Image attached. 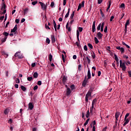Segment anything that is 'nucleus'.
<instances>
[{
	"label": "nucleus",
	"instance_id": "nucleus-54",
	"mask_svg": "<svg viewBox=\"0 0 131 131\" xmlns=\"http://www.w3.org/2000/svg\"><path fill=\"white\" fill-rule=\"evenodd\" d=\"M71 89L72 91H73V90H74L75 89V86H74V85H71Z\"/></svg>",
	"mask_w": 131,
	"mask_h": 131
},
{
	"label": "nucleus",
	"instance_id": "nucleus-61",
	"mask_svg": "<svg viewBox=\"0 0 131 131\" xmlns=\"http://www.w3.org/2000/svg\"><path fill=\"white\" fill-rule=\"evenodd\" d=\"M15 22L18 24L20 22V19H15Z\"/></svg>",
	"mask_w": 131,
	"mask_h": 131
},
{
	"label": "nucleus",
	"instance_id": "nucleus-36",
	"mask_svg": "<svg viewBox=\"0 0 131 131\" xmlns=\"http://www.w3.org/2000/svg\"><path fill=\"white\" fill-rule=\"evenodd\" d=\"M7 38H8L7 37H5L4 38H3L1 40L2 42H5V41L7 40Z\"/></svg>",
	"mask_w": 131,
	"mask_h": 131
},
{
	"label": "nucleus",
	"instance_id": "nucleus-18",
	"mask_svg": "<svg viewBox=\"0 0 131 131\" xmlns=\"http://www.w3.org/2000/svg\"><path fill=\"white\" fill-rule=\"evenodd\" d=\"M27 13H28V8H27L26 9H24V16H25V15H26V14H27Z\"/></svg>",
	"mask_w": 131,
	"mask_h": 131
},
{
	"label": "nucleus",
	"instance_id": "nucleus-8",
	"mask_svg": "<svg viewBox=\"0 0 131 131\" xmlns=\"http://www.w3.org/2000/svg\"><path fill=\"white\" fill-rule=\"evenodd\" d=\"M62 81L63 84H66V82H67V77L66 76H62Z\"/></svg>",
	"mask_w": 131,
	"mask_h": 131
},
{
	"label": "nucleus",
	"instance_id": "nucleus-28",
	"mask_svg": "<svg viewBox=\"0 0 131 131\" xmlns=\"http://www.w3.org/2000/svg\"><path fill=\"white\" fill-rule=\"evenodd\" d=\"M77 38L78 41H79V30H77Z\"/></svg>",
	"mask_w": 131,
	"mask_h": 131
},
{
	"label": "nucleus",
	"instance_id": "nucleus-10",
	"mask_svg": "<svg viewBox=\"0 0 131 131\" xmlns=\"http://www.w3.org/2000/svg\"><path fill=\"white\" fill-rule=\"evenodd\" d=\"M96 36L98 37V39H101L102 37H103V34H101L100 32H99L97 33Z\"/></svg>",
	"mask_w": 131,
	"mask_h": 131
},
{
	"label": "nucleus",
	"instance_id": "nucleus-50",
	"mask_svg": "<svg viewBox=\"0 0 131 131\" xmlns=\"http://www.w3.org/2000/svg\"><path fill=\"white\" fill-rule=\"evenodd\" d=\"M128 116H129V114L127 113L125 116V120L127 119V117H128Z\"/></svg>",
	"mask_w": 131,
	"mask_h": 131
},
{
	"label": "nucleus",
	"instance_id": "nucleus-26",
	"mask_svg": "<svg viewBox=\"0 0 131 131\" xmlns=\"http://www.w3.org/2000/svg\"><path fill=\"white\" fill-rule=\"evenodd\" d=\"M86 97L89 98V97H92V93L88 92L85 96Z\"/></svg>",
	"mask_w": 131,
	"mask_h": 131
},
{
	"label": "nucleus",
	"instance_id": "nucleus-24",
	"mask_svg": "<svg viewBox=\"0 0 131 131\" xmlns=\"http://www.w3.org/2000/svg\"><path fill=\"white\" fill-rule=\"evenodd\" d=\"M70 13V8H69L68 9V11L65 15V18H68V16H69Z\"/></svg>",
	"mask_w": 131,
	"mask_h": 131
},
{
	"label": "nucleus",
	"instance_id": "nucleus-32",
	"mask_svg": "<svg viewBox=\"0 0 131 131\" xmlns=\"http://www.w3.org/2000/svg\"><path fill=\"white\" fill-rule=\"evenodd\" d=\"M93 91H94V88L91 87V88L89 89V91H88V93H90V94H92V92Z\"/></svg>",
	"mask_w": 131,
	"mask_h": 131
},
{
	"label": "nucleus",
	"instance_id": "nucleus-14",
	"mask_svg": "<svg viewBox=\"0 0 131 131\" xmlns=\"http://www.w3.org/2000/svg\"><path fill=\"white\" fill-rule=\"evenodd\" d=\"M119 115H120V112H116L115 114V118L116 120H118V117H119Z\"/></svg>",
	"mask_w": 131,
	"mask_h": 131
},
{
	"label": "nucleus",
	"instance_id": "nucleus-22",
	"mask_svg": "<svg viewBox=\"0 0 131 131\" xmlns=\"http://www.w3.org/2000/svg\"><path fill=\"white\" fill-rule=\"evenodd\" d=\"M20 88L23 92H26V90H27V89H26V88L23 85H21Z\"/></svg>",
	"mask_w": 131,
	"mask_h": 131
},
{
	"label": "nucleus",
	"instance_id": "nucleus-38",
	"mask_svg": "<svg viewBox=\"0 0 131 131\" xmlns=\"http://www.w3.org/2000/svg\"><path fill=\"white\" fill-rule=\"evenodd\" d=\"M94 104H92V106L90 108V112H93V110H94Z\"/></svg>",
	"mask_w": 131,
	"mask_h": 131
},
{
	"label": "nucleus",
	"instance_id": "nucleus-13",
	"mask_svg": "<svg viewBox=\"0 0 131 131\" xmlns=\"http://www.w3.org/2000/svg\"><path fill=\"white\" fill-rule=\"evenodd\" d=\"M51 41L52 43H55L56 42V39L55 38V35H51Z\"/></svg>",
	"mask_w": 131,
	"mask_h": 131
},
{
	"label": "nucleus",
	"instance_id": "nucleus-12",
	"mask_svg": "<svg viewBox=\"0 0 131 131\" xmlns=\"http://www.w3.org/2000/svg\"><path fill=\"white\" fill-rule=\"evenodd\" d=\"M17 28H18V25H16L14 27V28L11 30V33L16 32V30H17Z\"/></svg>",
	"mask_w": 131,
	"mask_h": 131
},
{
	"label": "nucleus",
	"instance_id": "nucleus-46",
	"mask_svg": "<svg viewBox=\"0 0 131 131\" xmlns=\"http://www.w3.org/2000/svg\"><path fill=\"white\" fill-rule=\"evenodd\" d=\"M92 28H96V21H95L93 22Z\"/></svg>",
	"mask_w": 131,
	"mask_h": 131
},
{
	"label": "nucleus",
	"instance_id": "nucleus-62",
	"mask_svg": "<svg viewBox=\"0 0 131 131\" xmlns=\"http://www.w3.org/2000/svg\"><path fill=\"white\" fill-rule=\"evenodd\" d=\"M37 84L38 85H41V81H38Z\"/></svg>",
	"mask_w": 131,
	"mask_h": 131
},
{
	"label": "nucleus",
	"instance_id": "nucleus-39",
	"mask_svg": "<svg viewBox=\"0 0 131 131\" xmlns=\"http://www.w3.org/2000/svg\"><path fill=\"white\" fill-rule=\"evenodd\" d=\"M120 51L121 54H123V53H124V49L122 47L121 48V49H120Z\"/></svg>",
	"mask_w": 131,
	"mask_h": 131
},
{
	"label": "nucleus",
	"instance_id": "nucleus-43",
	"mask_svg": "<svg viewBox=\"0 0 131 131\" xmlns=\"http://www.w3.org/2000/svg\"><path fill=\"white\" fill-rule=\"evenodd\" d=\"M125 123H126L127 124L129 122V119L128 118L127 119H124Z\"/></svg>",
	"mask_w": 131,
	"mask_h": 131
},
{
	"label": "nucleus",
	"instance_id": "nucleus-51",
	"mask_svg": "<svg viewBox=\"0 0 131 131\" xmlns=\"http://www.w3.org/2000/svg\"><path fill=\"white\" fill-rule=\"evenodd\" d=\"M124 31H125L124 35H126V32H127V27H125Z\"/></svg>",
	"mask_w": 131,
	"mask_h": 131
},
{
	"label": "nucleus",
	"instance_id": "nucleus-1",
	"mask_svg": "<svg viewBox=\"0 0 131 131\" xmlns=\"http://www.w3.org/2000/svg\"><path fill=\"white\" fill-rule=\"evenodd\" d=\"M120 67L122 69V71L126 70V66H125V62H122V60H120Z\"/></svg>",
	"mask_w": 131,
	"mask_h": 131
},
{
	"label": "nucleus",
	"instance_id": "nucleus-30",
	"mask_svg": "<svg viewBox=\"0 0 131 131\" xmlns=\"http://www.w3.org/2000/svg\"><path fill=\"white\" fill-rule=\"evenodd\" d=\"M88 46L89 48H90V49L91 50H93V45H92L91 43H89L88 44Z\"/></svg>",
	"mask_w": 131,
	"mask_h": 131
},
{
	"label": "nucleus",
	"instance_id": "nucleus-37",
	"mask_svg": "<svg viewBox=\"0 0 131 131\" xmlns=\"http://www.w3.org/2000/svg\"><path fill=\"white\" fill-rule=\"evenodd\" d=\"M75 12L74 11H73L72 13L71 14V16H70V19H73V17H74V14H75Z\"/></svg>",
	"mask_w": 131,
	"mask_h": 131
},
{
	"label": "nucleus",
	"instance_id": "nucleus-20",
	"mask_svg": "<svg viewBox=\"0 0 131 131\" xmlns=\"http://www.w3.org/2000/svg\"><path fill=\"white\" fill-rule=\"evenodd\" d=\"M114 55L115 56V61H116L117 63H118L119 59H118V57H117V55L115 53H114Z\"/></svg>",
	"mask_w": 131,
	"mask_h": 131
},
{
	"label": "nucleus",
	"instance_id": "nucleus-63",
	"mask_svg": "<svg viewBox=\"0 0 131 131\" xmlns=\"http://www.w3.org/2000/svg\"><path fill=\"white\" fill-rule=\"evenodd\" d=\"M84 51H88V46H86V45L84 46Z\"/></svg>",
	"mask_w": 131,
	"mask_h": 131
},
{
	"label": "nucleus",
	"instance_id": "nucleus-59",
	"mask_svg": "<svg viewBox=\"0 0 131 131\" xmlns=\"http://www.w3.org/2000/svg\"><path fill=\"white\" fill-rule=\"evenodd\" d=\"M78 30H79V31H80V32H81L83 30V29L82 27H79Z\"/></svg>",
	"mask_w": 131,
	"mask_h": 131
},
{
	"label": "nucleus",
	"instance_id": "nucleus-11",
	"mask_svg": "<svg viewBox=\"0 0 131 131\" xmlns=\"http://www.w3.org/2000/svg\"><path fill=\"white\" fill-rule=\"evenodd\" d=\"M33 107H34V105H33L32 103L30 102L28 105L29 109H30V110H32L33 109Z\"/></svg>",
	"mask_w": 131,
	"mask_h": 131
},
{
	"label": "nucleus",
	"instance_id": "nucleus-48",
	"mask_svg": "<svg viewBox=\"0 0 131 131\" xmlns=\"http://www.w3.org/2000/svg\"><path fill=\"white\" fill-rule=\"evenodd\" d=\"M125 64L126 65H127V66H128V64H129V65H130V61H126V62H125Z\"/></svg>",
	"mask_w": 131,
	"mask_h": 131
},
{
	"label": "nucleus",
	"instance_id": "nucleus-33",
	"mask_svg": "<svg viewBox=\"0 0 131 131\" xmlns=\"http://www.w3.org/2000/svg\"><path fill=\"white\" fill-rule=\"evenodd\" d=\"M3 35H5V37H7V36H8L9 35V33L7 32H4L3 33Z\"/></svg>",
	"mask_w": 131,
	"mask_h": 131
},
{
	"label": "nucleus",
	"instance_id": "nucleus-35",
	"mask_svg": "<svg viewBox=\"0 0 131 131\" xmlns=\"http://www.w3.org/2000/svg\"><path fill=\"white\" fill-rule=\"evenodd\" d=\"M86 59L87 60V62H88V64H91V59H90V58H89L88 56L86 57Z\"/></svg>",
	"mask_w": 131,
	"mask_h": 131
},
{
	"label": "nucleus",
	"instance_id": "nucleus-29",
	"mask_svg": "<svg viewBox=\"0 0 131 131\" xmlns=\"http://www.w3.org/2000/svg\"><path fill=\"white\" fill-rule=\"evenodd\" d=\"M52 60H53V55L50 53L49 54V61L50 62H52Z\"/></svg>",
	"mask_w": 131,
	"mask_h": 131
},
{
	"label": "nucleus",
	"instance_id": "nucleus-47",
	"mask_svg": "<svg viewBox=\"0 0 131 131\" xmlns=\"http://www.w3.org/2000/svg\"><path fill=\"white\" fill-rule=\"evenodd\" d=\"M97 30H100L101 29V24H99L97 28Z\"/></svg>",
	"mask_w": 131,
	"mask_h": 131
},
{
	"label": "nucleus",
	"instance_id": "nucleus-23",
	"mask_svg": "<svg viewBox=\"0 0 131 131\" xmlns=\"http://www.w3.org/2000/svg\"><path fill=\"white\" fill-rule=\"evenodd\" d=\"M66 29H67V30H68L69 32L71 31V28H70V27H68V23H67L66 25Z\"/></svg>",
	"mask_w": 131,
	"mask_h": 131
},
{
	"label": "nucleus",
	"instance_id": "nucleus-4",
	"mask_svg": "<svg viewBox=\"0 0 131 131\" xmlns=\"http://www.w3.org/2000/svg\"><path fill=\"white\" fill-rule=\"evenodd\" d=\"M6 8H7V6H6V4H5V3H3L1 8V10L3 11L2 13L3 14L6 13L7 12V10H6Z\"/></svg>",
	"mask_w": 131,
	"mask_h": 131
},
{
	"label": "nucleus",
	"instance_id": "nucleus-27",
	"mask_svg": "<svg viewBox=\"0 0 131 131\" xmlns=\"http://www.w3.org/2000/svg\"><path fill=\"white\" fill-rule=\"evenodd\" d=\"M94 41L95 43H96V45H98L99 42V40H98V38H97V37H94Z\"/></svg>",
	"mask_w": 131,
	"mask_h": 131
},
{
	"label": "nucleus",
	"instance_id": "nucleus-5",
	"mask_svg": "<svg viewBox=\"0 0 131 131\" xmlns=\"http://www.w3.org/2000/svg\"><path fill=\"white\" fill-rule=\"evenodd\" d=\"M88 82H89V81L86 79V76H85L84 79L82 83V86H83V88H85V86L86 85V83H88Z\"/></svg>",
	"mask_w": 131,
	"mask_h": 131
},
{
	"label": "nucleus",
	"instance_id": "nucleus-40",
	"mask_svg": "<svg viewBox=\"0 0 131 131\" xmlns=\"http://www.w3.org/2000/svg\"><path fill=\"white\" fill-rule=\"evenodd\" d=\"M50 42H51V40H50V38H47L46 39V43L50 44Z\"/></svg>",
	"mask_w": 131,
	"mask_h": 131
},
{
	"label": "nucleus",
	"instance_id": "nucleus-58",
	"mask_svg": "<svg viewBox=\"0 0 131 131\" xmlns=\"http://www.w3.org/2000/svg\"><path fill=\"white\" fill-rule=\"evenodd\" d=\"M36 66V63H35V62L32 63V64H31V66L33 68L35 67Z\"/></svg>",
	"mask_w": 131,
	"mask_h": 131
},
{
	"label": "nucleus",
	"instance_id": "nucleus-3",
	"mask_svg": "<svg viewBox=\"0 0 131 131\" xmlns=\"http://www.w3.org/2000/svg\"><path fill=\"white\" fill-rule=\"evenodd\" d=\"M39 4L40 5L41 9L43 10V11H46L47 10V6L46 4H45L44 3H43L41 2H39Z\"/></svg>",
	"mask_w": 131,
	"mask_h": 131
},
{
	"label": "nucleus",
	"instance_id": "nucleus-6",
	"mask_svg": "<svg viewBox=\"0 0 131 131\" xmlns=\"http://www.w3.org/2000/svg\"><path fill=\"white\" fill-rule=\"evenodd\" d=\"M84 1L82 2L81 4H79L77 11H79L81 8L84 7Z\"/></svg>",
	"mask_w": 131,
	"mask_h": 131
},
{
	"label": "nucleus",
	"instance_id": "nucleus-42",
	"mask_svg": "<svg viewBox=\"0 0 131 131\" xmlns=\"http://www.w3.org/2000/svg\"><path fill=\"white\" fill-rule=\"evenodd\" d=\"M92 57L93 59H95L96 58V54H95L94 52H93Z\"/></svg>",
	"mask_w": 131,
	"mask_h": 131
},
{
	"label": "nucleus",
	"instance_id": "nucleus-31",
	"mask_svg": "<svg viewBox=\"0 0 131 131\" xmlns=\"http://www.w3.org/2000/svg\"><path fill=\"white\" fill-rule=\"evenodd\" d=\"M85 116H86V118H89V117H90V111L89 110H88L86 112V114L85 115Z\"/></svg>",
	"mask_w": 131,
	"mask_h": 131
},
{
	"label": "nucleus",
	"instance_id": "nucleus-41",
	"mask_svg": "<svg viewBox=\"0 0 131 131\" xmlns=\"http://www.w3.org/2000/svg\"><path fill=\"white\" fill-rule=\"evenodd\" d=\"M120 8H123V9H125V5L124 3H122L120 5Z\"/></svg>",
	"mask_w": 131,
	"mask_h": 131
},
{
	"label": "nucleus",
	"instance_id": "nucleus-9",
	"mask_svg": "<svg viewBox=\"0 0 131 131\" xmlns=\"http://www.w3.org/2000/svg\"><path fill=\"white\" fill-rule=\"evenodd\" d=\"M71 94V90H70V88H68L66 90V95L67 96V97H69Z\"/></svg>",
	"mask_w": 131,
	"mask_h": 131
},
{
	"label": "nucleus",
	"instance_id": "nucleus-25",
	"mask_svg": "<svg viewBox=\"0 0 131 131\" xmlns=\"http://www.w3.org/2000/svg\"><path fill=\"white\" fill-rule=\"evenodd\" d=\"M129 24H130V23H129V19H127V20H126V23H125V27H127V26H128V25H129Z\"/></svg>",
	"mask_w": 131,
	"mask_h": 131
},
{
	"label": "nucleus",
	"instance_id": "nucleus-21",
	"mask_svg": "<svg viewBox=\"0 0 131 131\" xmlns=\"http://www.w3.org/2000/svg\"><path fill=\"white\" fill-rule=\"evenodd\" d=\"M33 77L34 78H37V77H38V74L37 73V72L34 73Z\"/></svg>",
	"mask_w": 131,
	"mask_h": 131
},
{
	"label": "nucleus",
	"instance_id": "nucleus-57",
	"mask_svg": "<svg viewBox=\"0 0 131 131\" xmlns=\"http://www.w3.org/2000/svg\"><path fill=\"white\" fill-rule=\"evenodd\" d=\"M16 83H20V79H19V78H16Z\"/></svg>",
	"mask_w": 131,
	"mask_h": 131
},
{
	"label": "nucleus",
	"instance_id": "nucleus-64",
	"mask_svg": "<svg viewBox=\"0 0 131 131\" xmlns=\"http://www.w3.org/2000/svg\"><path fill=\"white\" fill-rule=\"evenodd\" d=\"M128 73L129 77H131V71H128Z\"/></svg>",
	"mask_w": 131,
	"mask_h": 131
},
{
	"label": "nucleus",
	"instance_id": "nucleus-53",
	"mask_svg": "<svg viewBox=\"0 0 131 131\" xmlns=\"http://www.w3.org/2000/svg\"><path fill=\"white\" fill-rule=\"evenodd\" d=\"M50 6L51 8H54V6H55V3H54V2H51Z\"/></svg>",
	"mask_w": 131,
	"mask_h": 131
},
{
	"label": "nucleus",
	"instance_id": "nucleus-15",
	"mask_svg": "<svg viewBox=\"0 0 131 131\" xmlns=\"http://www.w3.org/2000/svg\"><path fill=\"white\" fill-rule=\"evenodd\" d=\"M98 101V98H96L94 99L92 101V105H96L97 104V101Z\"/></svg>",
	"mask_w": 131,
	"mask_h": 131
},
{
	"label": "nucleus",
	"instance_id": "nucleus-45",
	"mask_svg": "<svg viewBox=\"0 0 131 131\" xmlns=\"http://www.w3.org/2000/svg\"><path fill=\"white\" fill-rule=\"evenodd\" d=\"M107 30H108V27L107 26H105L104 30V32L105 33H106Z\"/></svg>",
	"mask_w": 131,
	"mask_h": 131
},
{
	"label": "nucleus",
	"instance_id": "nucleus-2",
	"mask_svg": "<svg viewBox=\"0 0 131 131\" xmlns=\"http://www.w3.org/2000/svg\"><path fill=\"white\" fill-rule=\"evenodd\" d=\"M14 57H17L18 59H23L24 56L20 52L18 51L14 54Z\"/></svg>",
	"mask_w": 131,
	"mask_h": 131
},
{
	"label": "nucleus",
	"instance_id": "nucleus-7",
	"mask_svg": "<svg viewBox=\"0 0 131 131\" xmlns=\"http://www.w3.org/2000/svg\"><path fill=\"white\" fill-rule=\"evenodd\" d=\"M88 71V79H91V78L92 77L91 75V70H90V68H89V66L87 65Z\"/></svg>",
	"mask_w": 131,
	"mask_h": 131
},
{
	"label": "nucleus",
	"instance_id": "nucleus-19",
	"mask_svg": "<svg viewBox=\"0 0 131 131\" xmlns=\"http://www.w3.org/2000/svg\"><path fill=\"white\" fill-rule=\"evenodd\" d=\"M53 25L54 27V29L55 31H57V24H56V21L55 20H53Z\"/></svg>",
	"mask_w": 131,
	"mask_h": 131
},
{
	"label": "nucleus",
	"instance_id": "nucleus-52",
	"mask_svg": "<svg viewBox=\"0 0 131 131\" xmlns=\"http://www.w3.org/2000/svg\"><path fill=\"white\" fill-rule=\"evenodd\" d=\"M61 57L63 62H65V57L64 56V54H62Z\"/></svg>",
	"mask_w": 131,
	"mask_h": 131
},
{
	"label": "nucleus",
	"instance_id": "nucleus-16",
	"mask_svg": "<svg viewBox=\"0 0 131 131\" xmlns=\"http://www.w3.org/2000/svg\"><path fill=\"white\" fill-rule=\"evenodd\" d=\"M10 110H9V109L8 108H6L5 110H4V114H5V115H8V114H9V112Z\"/></svg>",
	"mask_w": 131,
	"mask_h": 131
},
{
	"label": "nucleus",
	"instance_id": "nucleus-60",
	"mask_svg": "<svg viewBox=\"0 0 131 131\" xmlns=\"http://www.w3.org/2000/svg\"><path fill=\"white\" fill-rule=\"evenodd\" d=\"M91 124H92L93 126H95V125H96V121H93Z\"/></svg>",
	"mask_w": 131,
	"mask_h": 131
},
{
	"label": "nucleus",
	"instance_id": "nucleus-56",
	"mask_svg": "<svg viewBox=\"0 0 131 131\" xmlns=\"http://www.w3.org/2000/svg\"><path fill=\"white\" fill-rule=\"evenodd\" d=\"M45 28H46V29H51V28H50V27H49V26H48V25L45 24Z\"/></svg>",
	"mask_w": 131,
	"mask_h": 131
},
{
	"label": "nucleus",
	"instance_id": "nucleus-55",
	"mask_svg": "<svg viewBox=\"0 0 131 131\" xmlns=\"http://www.w3.org/2000/svg\"><path fill=\"white\" fill-rule=\"evenodd\" d=\"M36 4H37V1H34L32 2V5H33V6H35Z\"/></svg>",
	"mask_w": 131,
	"mask_h": 131
},
{
	"label": "nucleus",
	"instance_id": "nucleus-49",
	"mask_svg": "<svg viewBox=\"0 0 131 131\" xmlns=\"http://www.w3.org/2000/svg\"><path fill=\"white\" fill-rule=\"evenodd\" d=\"M38 89V86H37V85H36L33 88L34 91H36V90H37Z\"/></svg>",
	"mask_w": 131,
	"mask_h": 131
},
{
	"label": "nucleus",
	"instance_id": "nucleus-44",
	"mask_svg": "<svg viewBox=\"0 0 131 131\" xmlns=\"http://www.w3.org/2000/svg\"><path fill=\"white\" fill-rule=\"evenodd\" d=\"M33 77H29L27 78V80H28V81H31L32 79H33Z\"/></svg>",
	"mask_w": 131,
	"mask_h": 131
},
{
	"label": "nucleus",
	"instance_id": "nucleus-34",
	"mask_svg": "<svg viewBox=\"0 0 131 131\" xmlns=\"http://www.w3.org/2000/svg\"><path fill=\"white\" fill-rule=\"evenodd\" d=\"M89 121H90V118H88V119L86 120L84 124V126H86L87 125L88 123H89Z\"/></svg>",
	"mask_w": 131,
	"mask_h": 131
},
{
	"label": "nucleus",
	"instance_id": "nucleus-17",
	"mask_svg": "<svg viewBox=\"0 0 131 131\" xmlns=\"http://www.w3.org/2000/svg\"><path fill=\"white\" fill-rule=\"evenodd\" d=\"M110 7H111V0L109 1V4L106 9V12H108V11H109V9H110Z\"/></svg>",
	"mask_w": 131,
	"mask_h": 131
}]
</instances>
